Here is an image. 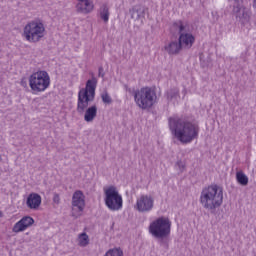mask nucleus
<instances>
[{"instance_id":"obj_21","label":"nucleus","mask_w":256,"mask_h":256,"mask_svg":"<svg viewBox=\"0 0 256 256\" xmlns=\"http://www.w3.org/2000/svg\"><path fill=\"white\" fill-rule=\"evenodd\" d=\"M109 15V6H107V4H103L100 7V19H102L104 23H109Z\"/></svg>"},{"instance_id":"obj_4","label":"nucleus","mask_w":256,"mask_h":256,"mask_svg":"<svg viewBox=\"0 0 256 256\" xmlns=\"http://www.w3.org/2000/svg\"><path fill=\"white\" fill-rule=\"evenodd\" d=\"M97 88V82L95 79L88 80L86 87L80 89L78 92L77 112L80 114L85 113L90 103L95 101V89Z\"/></svg>"},{"instance_id":"obj_12","label":"nucleus","mask_w":256,"mask_h":256,"mask_svg":"<svg viewBox=\"0 0 256 256\" xmlns=\"http://www.w3.org/2000/svg\"><path fill=\"white\" fill-rule=\"evenodd\" d=\"M148 8L141 4L134 5L130 10V17L134 21H143L145 19V13H147Z\"/></svg>"},{"instance_id":"obj_19","label":"nucleus","mask_w":256,"mask_h":256,"mask_svg":"<svg viewBox=\"0 0 256 256\" xmlns=\"http://www.w3.org/2000/svg\"><path fill=\"white\" fill-rule=\"evenodd\" d=\"M89 243H90V240H89V235H87V233L82 232L78 234V237H77L78 247H87Z\"/></svg>"},{"instance_id":"obj_9","label":"nucleus","mask_w":256,"mask_h":256,"mask_svg":"<svg viewBox=\"0 0 256 256\" xmlns=\"http://www.w3.org/2000/svg\"><path fill=\"white\" fill-rule=\"evenodd\" d=\"M83 209H85V195L81 190H77L72 196V217L75 219L81 217Z\"/></svg>"},{"instance_id":"obj_14","label":"nucleus","mask_w":256,"mask_h":256,"mask_svg":"<svg viewBox=\"0 0 256 256\" xmlns=\"http://www.w3.org/2000/svg\"><path fill=\"white\" fill-rule=\"evenodd\" d=\"M76 11L77 13H82L83 15H87L93 11L95 5L91 0H77Z\"/></svg>"},{"instance_id":"obj_18","label":"nucleus","mask_w":256,"mask_h":256,"mask_svg":"<svg viewBox=\"0 0 256 256\" xmlns=\"http://www.w3.org/2000/svg\"><path fill=\"white\" fill-rule=\"evenodd\" d=\"M84 120L86 123H91L97 117V106H91L84 111Z\"/></svg>"},{"instance_id":"obj_20","label":"nucleus","mask_w":256,"mask_h":256,"mask_svg":"<svg viewBox=\"0 0 256 256\" xmlns=\"http://www.w3.org/2000/svg\"><path fill=\"white\" fill-rule=\"evenodd\" d=\"M236 181L239 185H242V187H247V185H249V177H247L243 171L236 173Z\"/></svg>"},{"instance_id":"obj_8","label":"nucleus","mask_w":256,"mask_h":256,"mask_svg":"<svg viewBox=\"0 0 256 256\" xmlns=\"http://www.w3.org/2000/svg\"><path fill=\"white\" fill-rule=\"evenodd\" d=\"M104 201L110 211H120V209H123V197L115 186H110L105 190Z\"/></svg>"},{"instance_id":"obj_2","label":"nucleus","mask_w":256,"mask_h":256,"mask_svg":"<svg viewBox=\"0 0 256 256\" xmlns=\"http://www.w3.org/2000/svg\"><path fill=\"white\" fill-rule=\"evenodd\" d=\"M200 204L203 209L215 215L217 209L223 205V187L213 184L203 188L200 194Z\"/></svg>"},{"instance_id":"obj_27","label":"nucleus","mask_w":256,"mask_h":256,"mask_svg":"<svg viewBox=\"0 0 256 256\" xmlns=\"http://www.w3.org/2000/svg\"><path fill=\"white\" fill-rule=\"evenodd\" d=\"M98 77H105V71L103 70V67H100L98 70Z\"/></svg>"},{"instance_id":"obj_23","label":"nucleus","mask_w":256,"mask_h":256,"mask_svg":"<svg viewBox=\"0 0 256 256\" xmlns=\"http://www.w3.org/2000/svg\"><path fill=\"white\" fill-rule=\"evenodd\" d=\"M105 256H123V250L121 248H113L108 250Z\"/></svg>"},{"instance_id":"obj_3","label":"nucleus","mask_w":256,"mask_h":256,"mask_svg":"<svg viewBox=\"0 0 256 256\" xmlns=\"http://www.w3.org/2000/svg\"><path fill=\"white\" fill-rule=\"evenodd\" d=\"M148 230L154 239H158L161 247L169 249V240H167V237L171 235V220L169 218L159 217L150 223Z\"/></svg>"},{"instance_id":"obj_1","label":"nucleus","mask_w":256,"mask_h":256,"mask_svg":"<svg viewBox=\"0 0 256 256\" xmlns=\"http://www.w3.org/2000/svg\"><path fill=\"white\" fill-rule=\"evenodd\" d=\"M169 127L172 135L180 141V143H191L199 137V126L189 121L179 118H170Z\"/></svg>"},{"instance_id":"obj_16","label":"nucleus","mask_w":256,"mask_h":256,"mask_svg":"<svg viewBox=\"0 0 256 256\" xmlns=\"http://www.w3.org/2000/svg\"><path fill=\"white\" fill-rule=\"evenodd\" d=\"M26 205L28 209H39L41 207V195L37 193H31L29 194L27 200H26Z\"/></svg>"},{"instance_id":"obj_11","label":"nucleus","mask_w":256,"mask_h":256,"mask_svg":"<svg viewBox=\"0 0 256 256\" xmlns=\"http://www.w3.org/2000/svg\"><path fill=\"white\" fill-rule=\"evenodd\" d=\"M155 207V199L151 195H141L136 202V209L139 213H149Z\"/></svg>"},{"instance_id":"obj_17","label":"nucleus","mask_w":256,"mask_h":256,"mask_svg":"<svg viewBox=\"0 0 256 256\" xmlns=\"http://www.w3.org/2000/svg\"><path fill=\"white\" fill-rule=\"evenodd\" d=\"M165 51H167L168 55H179L181 52V44L178 41H171L169 44L164 46Z\"/></svg>"},{"instance_id":"obj_25","label":"nucleus","mask_w":256,"mask_h":256,"mask_svg":"<svg viewBox=\"0 0 256 256\" xmlns=\"http://www.w3.org/2000/svg\"><path fill=\"white\" fill-rule=\"evenodd\" d=\"M174 27H178L179 29V35H181V33H185V25L183 24V21H177L173 23Z\"/></svg>"},{"instance_id":"obj_22","label":"nucleus","mask_w":256,"mask_h":256,"mask_svg":"<svg viewBox=\"0 0 256 256\" xmlns=\"http://www.w3.org/2000/svg\"><path fill=\"white\" fill-rule=\"evenodd\" d=\"M167 101H173L176 97H179V89L172 88L166 92Z\"/></svg>"},{"instance_id":"obj_5","label":"nucleus","mask_w":256,"mask_h":256,"mask_svg":"<svg viewBox=\"0 0 256 256\" xmlns=\"http://www.w3.org/2000/svg\"><path fill=\"white\" fill-rule=\"evenodd\" d=\"M157 93L149 87L134 91V100L139 109H151L155 105Z\"/></svg>"},{"instance_id":"obj_30","label":"nucleus","mask_w":256,"mask_h":256,"mask_svg":"<svg viewBox=\"0 0 256 256\" xmlns=\"http://www.w3.org/2000/svg\"><path fill=\"white\" fill-rule=\"evenodd\" d=\"M177 165L180 169H185V165H183V162H177Z\"/></svg>"},{"instance_id":"obj_29","label":"nucleus","mask_w":256,"mask_h":256,"mask_svg":"<svg viewBox=\"0 0 256 256\" xmlns=\"http://www.w3.org/2000/svg\"><path fill=\"white\" fill-rule=\"evenodd\" d=\"M125 87H126V91H128V93H133V95H135V91H137V90L131 89V88L127 87V86H125Z\"/></svg>"},{"instance_id":"obj_13","label":"nucleus","mask_w":256,"mask_h":256,"mask_svg":"<svg viewBox=\"0 0 256 256\" xmlns=\"http://www.w3.org/2000/svg\"><path fill=\"white\" fill-rule=\"evenodd\" d=\"M35 223V220L31 216H24L20 221H18L12 228L13 233H21L31 227Z\"/></svg>"},{"instance_id":"obj_6","label":"nucleus","mask_w":256,"mask_h":256,"mask_svg":"<svg viewBox=\"0 0 256 256\" xmlns=\"http://www.w3.org/2000/svg\"><path fill=\"white\" fill-rule=\"evenodd\" d=\"M23 36L29 43H39L45 37V25L37 20L28 22L24 27Z\"/></svg>"},{"instance_id":"obj_26","label":"nucleus","mask_w":256,"mask_h":256,"mask_svg":"<svg viewBox=\"0 0 256 256\" xmlns=\"http://www.w3.org/2000/svg\"><path fill=\"white\" fill-rule=\"evenodd\" d=\"M53 203H55L56 205H59V203H61V198L59 197V194H54Z\"/></svg>"},{"instance_id":"obj_32","label":"nucleus","mask_w":256,"mask_h":256,"mask_svg":"<svg viewBox=\"0 0 256 256\" xmlns=\"http://www.w3.org/2000/svg\"><path fill=\"white\" fill-rule=\"evenodd\" d=\"M1 217H3V212H2V211H0V218H1Z\"/></svg>"},{"instance_id":"obj_7","label":"nucleus","mask_w":256,"mask_h":256,"mask_svg":"<svg viewBox=\"0 0 256 256\" xmlns=\"http://www.w3.org/2000/svg\"><path fill=\"white\" fill-rule=\"evenodd\" d=\"M51 85V78L47 71H38L29 77V86L34 94L43 93Z\"/></svg>"},{"instance_id":"obj_31","label":"nucleus","mask_w":256,"mask_h":256,"mask_svg":"<svg viewBox=\"0 0 256 256\" xmlns=\"http://www.w3.org/2000/svg\"><path fill=\"white\" fill-rule=\"evenodd\" d=\"M253 7L256 9V0H253Z\"/></svg>"},{"instance_id":"obj_10","label":"nucleus","mask_w":256,"mask_h":256,"mask_svg":"<svg viewBox=\"0 0 256 256\" xmlns=\"http://www.w3.org/2000/svg\"><path fill=\"white\" fill-rule=\"evenodd\" d=\"M231 5L233 7V13L236 15V19L242 24L245 25L249 23V13L245 11L243 7V0H231Z\"/></svg>"},{"instance_id":"obj_15","label":"nucleus","mask_w":256,"mask_h":256,"mask_svg":"<svg viewBox=\"0 0 256 256\" xmlns=\"http://www.w3.org/2000/svg\"><path fill=\"white\" fill-rule=\"evenodd\" d=\"M178 43H180L182 49H191L193 43H195V36L191 33H181V35H179Z\"/></svg>"},{"instance_id":"obj_28","label":"nucleus","mask_w":256,"mask_h":256,"mask_svg":"<svg viewBox=\"0 0 256 256\" xmlns=\"http://www.w3.org/2000/svg\"><path fill=\"white\" fill-rule=\"evenodd\" d=\"M20 85H21L22 87H27V80H26L25 78H23V79L21 80V82H20Z\"/></svg>"},{"instance_id":"obj_24","label":"nucleus","mask_w":256,"mask_h":256,"mask_svg":"<svg viewBox=\"0 0 256 256\" xmlns=\"http://www.w3.org/2000/svg\"><path fill=\"white\" fill-rule=\"evenodd\" d=\"M101 99L105 105H111L113 103V99H111V96L107 92L101 94Z\"/></svg>"}]
</instances>
